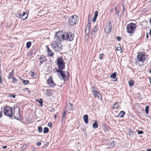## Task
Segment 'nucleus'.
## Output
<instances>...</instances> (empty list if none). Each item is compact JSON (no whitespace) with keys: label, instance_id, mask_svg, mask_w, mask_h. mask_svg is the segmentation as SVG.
Segmentation results:
<instances>
[{"label":"nucleus","instance_id":"nucleus-57","mask_svg":"<svg viewBox=\"0 0 151 151\" xmlns=\"http://www.w3.org/2000/svg\"><path fill=\"white\" fill-rule=\"evenodd\" d=\"M117 6H115V10L116 12V11H118V10H117Z\"/></svg>","mask_w":151,"mask_h":151},{"label":"nucleus","instance_id":"nucleus-27","mask_svg":"<svg viewBox=\"0 0 151 151\" xmlns=\"http://www.w3.org/2000/svg\"><path fill=\"white\" fill-rule=\"evenodd\" d=\"M129 86L130 87L132 86L134 84V81L133 80H131L129 82Z\"/></svg>","mask_w":151,"mask_h":151},{"label":"nucleus","instance_id":"nucleus-25","mask_svg":"<svg viewBox=\"0 0 151 151\" xmlns=\"http://www.w3.org/2000/svg\"><path fill=\"white\" fill-rule=\"evenodd\" d=\"M36 101L39 102L40 104V106H43L42 103L43 102V101L42 99H37L36 100Z\"/></svg>","mask_w":151,"mask_h":151},{"label":"nucleus","instance_id":"nucleus-36","mask_svg":"<svg viewBox=\"0 0 151 151\" xmlns=\"http://www.w3.org/2000/svg\"><path fill=\"white\" fill-rule=\"evenodd\" d=\"M12 79V83H15L17 81V79L15 78V77H13Z\"/></svg>","mask_w":151,"mask_h":151},{"label":"nucleus","instance_id":"nucleus-53","mask_svg":"<svg viewBox=\"0 0 151 151\" xmlns=\"http://www.w3.org/2000/svg\"><path fill=\"white\" fill-rule=\"evenodd\" d=\"M2 116V112L1 111H0V118H1Z\"/></svg>","mask_w":151,"mask_h":151},{"label":"nucleus","instance_id":"nucleus-5","mask_svg":"<svg viewBox=\"0 0 151 151\" xmlns=\"http://www.w3.org/2000/svg\"><path fill=\"white\" fill-rule=\"evenodd\" d=\"M14 112L13 114L14 118L16 119H19L21 118L19 108L17 106H16L14 108Z\"/></svg>","mask_w":151,"mask_h":151},{"label":"nucleus","instance_id":"nucleus-22","mask_svg":"<svg viewBox=\"0 0 151 151\" xmlns=\"http://www.w3.org/2000/svg\"><path fill=\"white\" fill-rule=\"evenodd\" d=\"M99 28V25L97 24L95 27L93 28V32H92V33H93V32L96 33L98 31Z\"/></svg>","mask_w":151,"mask_h":151},{"label":"nucleus","instance_id":"nucleus-13","mask_svg":"<svg viewBox=\"0 0 151 151\" xmlns=\"http://www.w3.org/2000/svg\"><path fill=\"white\" fill-rule=\"evenodd\" d=\"M92 93L96 97L98 98L99 99H100V97L101 98V95L99 92L93 90L92 91Z\"/></svg>","mask_w":151,"mask_h":151},{"label":"nucleus","instance_id":"nucleus-30","mask_svg":"<svg viewBox=\"0 0 151 151\" xmlns=\"http://www.w3.org/2000/svg\"><path fill=\"white\" fill-rule=\"evenodd\" d=\"M49 129L47 127H45L44 128V129L43 130V133L44 134H46L49 131Z\"/></svg>","mask_w":151,"mask_h":151},{"label":"nucleus","instance_id":"nucleus-60","mask_svg":"<svg viewBox=\"0 0 151 151\" xmlns=\"http://www.w3.org/2000/svg\"><path fill=\"white\" fill-rule=\"evenodd\" d=\"M11 47H13L14 46V45L13 44H12L11 45Z\"/></svg>","mask_w":151,"mask_h":151},{"label":"nucleus","instance_id":"nucleus-14","mask_svg":"<svg viewBox=\"0 0 151 151\" xmlns=\"http://www.w3.org/2000/svg\"><path fill=\"white\" fill-rule=\"evenodd\" d=\"M40 63L41 64H42L46 61L47 60V59L43 55H42L39 58Z\"/></svg>","mask_w":151,"mask_h":151},{"label":"nucleus","instance_id":"nucleus-54","mask_svg":"<svg viewBox=\"0 0 151 151\" xmlns=\"http://www.w3.org/2000/svg\"><path fill=\"white\" fill-rule=\"evenodd\" d=\"M149 23L150 26H151V17L150 19Z\"/></svg>","mask_w":151,"mask_h":151},{"label":"nucleus","instance_id":"nucleus-21","mask_svg":"<svg viewBox=\"0 0 151 151\" xmlns=\"http://www.w3.org/2000/svg\"><path fill=\"white\" fill-rule=\"evenodd\" d=\"M45 91V94L47 96H49L52 95L51 91L50 90H46Z\"/></svg>","mask_w":151,"mask_h":151},{"label":"nucleus","instance_id":"nucleus-58","mask_svg":"<svg viewBox=\"0 0 151 151\" xmlns=\"http://www.w3.org/2000/svg\"><path fill=\"white\" fill-rule=\"evenodd\" d=\"M146 37L147 38H148V34L147 33L146 35Z\"/></svg>","mask_w":151,"mask_h":151},{"label":"nucleus","instance_id":"nucleus-26","mask_svg":"<svg viewBox=\"0 0 151 151\" xmlns=\"http://www.w3.org/2000/svg\"><path fill=\"white\" fill-rule=\"evenodd\" d=\"M21 80L22 81L23 83L25 85H28L29 84V81L28 80H24V79H21Z\"/></svg>","mask_w":151,"mask_h":151},{"label":"nucleus","instance_id":"nucleus-29","mask_svg":"<svg viewBox=\"0 0 151 151\" xmlns=\"http://www.w3.org/2000/svg\"><path fill=\"white\" fill-rule=\"evenodd\" d=\"M116 72H114L111 75L110 77L111 78H115L116 76Z\"/></svg>","mask_w":151,"mask_h":151},{"label":"nucleus","instance_id":"nucleus-62","mask_svg":"<svg viewBox=\"0 0 151 151\" xmlns=\"http://www.w3.org/2000/svg\"><path fill=\"white\" fill-rule=\"evenodd\" d=\"M149 72L150 73H151V69H149Z\"/></svg>","mask_w":151,"mask_h":151},{"label":"nucleus","instance_id":"nucleus-6","mask_svg":"<svg viewBox=\"0 0 151 151\" xmlns=\"http://www.w3.org/2000/svg\"><path fill=\"white\" fill-rule=\"evenodd\" d=\"M57 64L59 70H63L65 67L64 62L62 58L57 59Z\"/></svg>","mask_w":151,"mask_h":151},{"label":"nucleus","instance_id":"nucleus-8","mask_svg":"<svg viewBox=\"0 0 151 151\" xmlns=\"http://www.w3.org/2000/svg\"><path fill=\"white\" fill-rule=\"evenodd\" d=\"M76 19L75 18L73 15L71 16L69 18L68 23L69 25H74L76 24Z\"/></svg>","mask_w":151,"mask_h":151},{"label":"nucleus","instance_id":"nucleus-51","mask_svg":"<svg viewBox=\"0 0 151 151\" xmlns=\"http://www.w3.org/2000/svg\"><path fill=\"white\" fill-rule=\"evenodd\" d=\"M3 80L2 78V77L1 76H0V83H2Z\"/></svg>","mask_w":151,"mask_h":151},{"label":"nucleus","instance_id":"nucleus-49","mask_svg":"<svg viewBox=\"0 0 151 151\" xmlns=\"http://www.w3.org/2000/svg\"><path fill=\"white\" fill-rule=\"evenodd\" d=\"M119 13V12L118 10L117 11H116V14H117L118 17Z\"/></svg>","mask_w":151,"mask_h":151},{"label":"nucleus","instance_id":"nucleus-33","mask_svg":"<svg viewBox=\"0 0 151 151\" xmlns=\"http://www.w3.org/2000/svg\"><path fill=\"white\" fill-rule=\"evenodd\" d=\"M66 112H65V111H64L63 113V114L62 115V121H63V119H64V118H65V116H66Z\"/></svg>","mask_w":151,"mask_h":151},{"label":"nucleus","instance_id":"nucleus-2","mask_svg":"<svg viewBox=\"0 0 151 151\" xmlns=\"http://www.w3.org/2000/svg\"><path fill=\"white\" fill-rule=\"evenodd\" d=\"M4 112L5 115L9 117H12L13 114L12 108L9 106L5 107Z\"/></svg>","mask_w":151,"mask_h":151},{"label":"nucleus","instance_id":"nucleus-4","mask_svg":"<svg viewBox=\"0 0 151 151\" xmlns=\"http://www.w3.org/2000/svg\"><path fill=\"white\" fill-rule=\"evenodd\" d=\"M136 28V24L133 23H131L127 26V32L132 35L134 32V29Z\"/></svg>","mask_w":151,"mask_h":151},{"label":"nucleus","instance_id":"nucleus-20","mask_svg":"<svg viewBox=\"0 0 151 151\" xmlns=\"http://www.w3.org/2000/svg\"><path fill=\"white\" fill-rule=\"evenodd\" d=\"M14 75V71L13 70L12 71L9 73L8 76V77L9 79H10L11 78H12L13 77V75Z\"/></svg>","mask_w":151,"mask_h":151},{"label":"nucleus","instance_id":"nucleus-64","mask_svg":"<svg viewBox=\"0 0 151 151\" xmlns=\"http://www.w3.org/2000/svg\"><path fill=\"white\" fill-rule=\"evenodd\" d=\"M35 148H33V150H35Z\"/></svg>","mask_w":151,"mask_h":151},{"label":"nucleus","instance_id":"nucleus-41","mask_svg":"<svg viewBox=\"0 0 151 151\" xmlns=\"http://www.w3.org/2000/svg\"><path fill=\"white\" fill-rule=\"evenodd\" d=\"M116 38H117V40L118 41H120L121 40L122 38L121 37H120V36L117 37H116Z\"/></svg>","mask_w":151,"mask_h":151},{"label":"nucleus","instance_id":"nucleus-31","mask_svg":"<svg viewBox=\"0 0 151 151\" xmlns=\"http://www.w3.org/2000/svg\"><path fill=\"white\" fill-rule=\"evenodd\" d=\"M149 107L148 106H147L145 107V111L146 113L147 114L149 113Z\"/></svg>","mask_w":151,"mask_h":151},{"label":"nucleus","instance_id":"nucleus-42","mask_svg":"<svg viewBox=\"0 0 151 151\" xmlns=\"http://www.w3.org/2000/svg\"><path fill=\"white\" fill-rule=\"evenodd\" d=\"M137 133L139 134H142L143 133V132L142 131L139 130L138 132Z\"/></svg>","mask_w":151,"mask_h":151},{"label":"nucleus","instance_id":"nucleus-59","mask_svg":"<svg viewBox=\"0 0 151 151\" xmlns=\"http://www.w3.org/2000/svg\"><path fill=\"white\" fill-rule=\"evenodd\" d=\"M149 33H150V36H151V28L150 29V31L149 32Z\"/></svg>","mask_w":151,"mask_h":151},{"label":"nucleus","instance_id":"nucleus-12","mask_svg":"<svg viewBox=\"0 0 151 151\" xmlns=\"http://www.w3.org/2000/svg\"><path fill=\"white\" fill-rule=\"evenodd\" d=\"M63 35L62 34L61 32H58L56 33V34L55 35L54 39H57L59 41H60L61 39H62L61 35Z\"/></svg>","mask_w":151,"mask_h":151},{"label":"nucleus","instance_id":"nucleus-9","mask_svg":"<svg viewBox=\"0 0 151 151\" xmlns=\"http://www.w3.org/2000/svg\"><path fill=\"white\" fill-rule=\"evenodd\" d=\"M60 75L62 77V78L64 81L65 80L67 81V79H65L66 78V76H67V77H69V72H65L63 71H62V72H61L60 73Z\"/></svg>","mask_w":151,"mask_h":151},{"label":"nucleus","instance_id":"nucleus-19","mask_svg":"<svg viewBox=\"0 0 151 151\" xmlns=\"http://www.w3.org/2000/svg\"><path fill=\"white\" fill-rule=\"evenodd\" d=\"M83 119L84 122L85 123L87 124L88 123V116L87 114L84 115L83 116Z\"/></svg>","mask_w":151,"mask_h":151},{"label":"nucleus","instance_id":"nucleus-15","mask_svg":"<svg viewBox=\"0 0 151 151\" xmlns=\"http://www.w3.org/2000/svg\"><path fill=\"white\" fill-rule=\"evenodd\" d=\"M47 48V51L48 52V56L50 57L54 55V53L52 52V51L50 50L48 47V46H46Z\"/></svg>","mask_w":151,"mask_h":151},{"label":"nucleus","instance_id":"nucleus-56","mask_svg":"<svg viewBox=\"0 0 151 151\" xmlns=\"http://www.w3.org/2000/svg\"><path fill=\"white\" fill-rule=\"evenodd\" d=\"M147 151H151V149H150V148L147 149Z\"/></svg>","mask_w":151,"mask_h":151},{"label":"nucleus","instance_id":"nucleus-16","mask_svg":"<svg viewBox=\"0 0 151 151\" xmlns=\"http://www.w3.org/2000/svg\"><path fill=\"white\" fill-rule=\"evenodd\" d=\"M28 14H27L26 13L24 12H23V14L22 15L21 19L22 20H24L26 19L27 17Z\"/></svg>","mask_w":151,"mask_h":151},{"label":"nucleus","instance_id":"nucleus-17","mask_svg":"<svg viewBox=\"0 0 151 151\" xmlns=\"http://www.w3.org/2000/svg\"><path fill=\"white\" fill-rule=\"evenodd\" d=\"M73 105L72 104L69 103L68 106H67V108L68 110L71 111L73 110Z\"/></svg>","mask_w":151,"mask_h":151},{"label":"nucleus","instance_id":"nucleus-47","mask_svg":"<svg viewBox=\"0 0 151 151\" xmlns=\"http://www.w3.org/2000/svg\"><path fill=\"white\" fill-rule=\"evenodd\" d=\"M91 21H90L89 20V18H88V24L87 25H91L90 23H91Z\"/></svg>","mask_w":151,"mask_h":151},{"label":"nucleus","instance_id":"nucleus-46","mask_svg":"<svg viewBox=\"0 0 151 151\" xmlns=\"http://www.w3.org/2000/svg\"><path fill=\"white\" fill-rule=\"evenodd\" d=\"M62 70H59V69L58 70H57V71H56V72H58V73H60H60H61V72H62Z\"/></svg>","mask_w":151,"mask_h":151},{"label":"nucleus","instance_id":"nucleus-32","mask_svg":"<svg viewBox=\"0 0 151 151\" xmlns=\"http://www.w3.org/2000/svg\"><path fill=\"white\" fill-rule=\"evenodd\" d=\"M31 45V42L29 41L27 42L26 44V47L27 48H29Z\"/></svg>","mask_w":151,"mask_h":151},{"label":"nucleus","instance_id":"nucleus-45","mask_svg":"<svg viewBox=\"0 0 151 151\" xmlns=\"http://www.w3.org/2000/svg\"><path fill=\"white\" fill-rule=\"evenodd\" d=\"M97 17H94L93 19V22H95L96 20Z\"/></svg>","mask_w":151,"mask_h":151},{"label":"nucleus","instance_id":"nucleus-61","mask_svg":"<svg viewBox=\"0 0 151 151\" xmlns=\"http://www.w3.org/2000/svg\"><path fill=\"white\" fill-rule=\"evenodd\" d=\"M150 82V84H151V78L149 79Z\"/></svg>","mask_w":151,"mask_h":151},{"label":"nucleus","instance_id":"nucleus-39","mask_svg":"<svg viewBox=\"0 0 151 151\" xmlns=\"http://www.w3.org/2000/svg\"><path fill=\"white\" fill-rule=\"evenodd\" d=\"M98 12L97 11H96L95 12L94 15V17H97L98 16Z\"/></svg>","mask_w":151,"mask_h":151},{"label":"nucleus","instance_id":"nucleus-55","mask_svg":"<svg viewBox=\"0 0 151 151\" xmlns=\"http://www.w3.org/2000/svg\"><path fill=\"white\" fill-rule=\"evenodd\" d=\"M7 147V146H3L2 147L4 149H5Z\"/></svg>","mask_w":151,"mask_h":151},{"label":"nucleus","instance_id":"nucleus-43","mask_svg":"<svg viewBox=\"0 0 151 151\" xmlns=\"http://www.w3.org/2000/svg\"><path fill=\"white\" fill-rule=\"evenodd\" d=\"M103 56V54H100L99 57V58L101 59H102V57Z\"/></svg>","mask_w":151,"mask_h":151},{"label":"nucleus","instance_id":"nucleus-34","mask_svg":"<svg viewBox=\"0 0 151 151\" xmlns=\"http://www.w3.org/2000/svg\"><path fill=\"white\" fill-rule=\"evenodd\" d=\"M16 17L19 18H21L22 15L19 13H17L16 15Z\"/></svg>","mask_w":151,"mask_h":151},{"label":"nucleus","instance_id":"nucleus-18","mask_svg":"<svg viewBox=\"0 0 151 151\" xmlns=\"http://www.w3.org/2000/svg\"><path fill=\"white\" fill-rule=\"evenodd\" d=\"M91 27V25H87L85 29L86 33V34L88 35L90 31V29Z\"/></svg>","mask_w":151,"mask_h":151},{"label":"nucleus","instance_id":"nucleus-50","mask_svg":"<svg viewBox=\"0 0 151 151\" xmlns=\"http://www.w3.org/2000/svg\"><path fill=\"white\" fill-rule=\"evenodd\" d=\"M35 75V73L34 72H32L31 74V76L33 77Z\"/></svg>","mask_w":151,"mask_h":151},{"label":"nucleus","instance_id":"nucleus-23","mask_svg":"<svg viewBox=\"0 0 151 151\" xmlns=\"http://www.w3.org/2000/svg\"><path fill=\"white\" fill-rule=\"evenodd\" d=\"M125 114V112L123 111H121L118 114V116L120 118L123 117Z\"/></svg>","mask_w":151,"mask_h":151},{"label":"nucleus","instance_id":"nucleus-10","mask_svg":"<svg viewBox=\"0 0 151 151\" xmlns=\"http://www.w3.org/2000/svg\"><path fill=\"white\" fill-rule=\"evenodd\" d=\"M111 30V22L109 21V23L108 24V27L105 28L104 31L107 34H109Z\"/></svg>","mask_w":151,"mask_h":151},{"label":"nucleus","instance_id":"nucleus-1","mask_svg":"<svg viewBox=\"0 0 151 151\" xmlns=\"http://www.w3.org/2000/svg\"><path fill=\"white\" fill-rule=\"evenodd\" d=\"M61 37L62 39L71 41L73 40L74 35L70 32H65L64 34L61 35Z\"/></svg>","mask_w":151,"mask_h":151},{"label":"nucleus","instance_id":"nucleus-48","mask_svg":"<svg viewBox=\"0 0 151 151\" xmlns=\"http://www.w3.org/2000/svg\"><path fill=\"white\" fill-rule=\"evenodd\" d=\"M41 142H37L36 144V145L38 146H39L40 145H41Z\"/></svg>","mask_w":151,"mask_h":151},{"label":"nucleus","instance_id":"nucleus-35","mask_svg":"<svg viewBox=\"0 0 151 151\" xmlns=\"http://www.w3.org/2000/svg\"><path fill=\"white\" fill-rule=\"evenodd\" d=\"M114 140H112L110 143V145L111 147H113L114 146Z\"/></svg>","mask_w":151,"mask_h":151},{"label":"nucleus","instance_id":"nucleus-52","mask_svg":"<svg viewBox=\"0 0 151 151\" xmlns=\"http://www.w3.org/2000/svg\"><path fill=\"white\" fill-rule=\"evenodd\" d=\"M55 111V109L54 108H52V109H51L50 110V111L51 112H54V111Z\"/></svg>","mask_w":151,"mask_h":151},{"label":"nucleus","instance_id":"nucleus-11","mask_svg":"<svg viewBox=\"0 0 151 151\" xmlns=\"http://www.w3.org/2000/svg\"><path fill=\"white\" fill-rule=\"evenodd\" d=\"M47 83L49 86L51 87H53L56 85V84L54 82L51 77L50 78L47 80Z\"/></svg>","mask_w":151,"mask_h":151},{"label":"nucleus","instance_id":"nucleus-63","mask_svg":"<svg viewBox=\"0 0 151 151\" xmlns=\"http://www.w3.org/2000/svg\"><path fill=\"white\" fill-rule=\"evenodd\" d=\"M123 11H124V10H125V8H124V6H123Z\"/></svg>","mask_w":151,"mask_h":151},{"label":"nucleus","instance_id":"nucleus-24","mask_svg":"<svg viewBox=\"0 0 151 151\" xmlns=\"http://www.w3.org/2000/svg\"><path fill=\"white\" fill-rule=\"evenodd\" d=\"M93 128H98V124H97V122L96 120H95L93 123Z\"/></svg>","mask_w":151,"mask_h":151},{"label":"nucleus","instance_id":"nucleus-44","mask_svg":"<svg viewBox=\"0 0 151 151\" xmlns=\"http://www.w3.org/2000/svg\"><path fill=\"white\" fill-rule=\"evenodd\" d=\"M121 49V48L120 47H117L116 48V50L117 51H119Z\"/></svg>","mask_w":151,"mask_h":151},{"label":"nucleus","instance_id":"nucleus-7","mask_svg":"<svg viewBox=\"0 0 151 151\" xmlns=\"http://www.w3.org/2000/svg\"><path fill=\"white\" fill-rule=\"evenodd\" d=\"M137 58L139 62L143 63L145 60V55L143 53L139 52L137 56Z\"/></svg>","mask_w":151,"mask_h":151},{"label":"nucleus","instance_id":"nucleus-38","mask_svg":"<svg viewBox=\"0 0 151 151\" xmlns=\"http://www.w3.org/2000/svg\"><path fill=\"white\" fill-rule=\"evenodd\" d=\"M9 96L11 97H12L14 98H15V95L12 93L9 94Z\"/></svg>","mask_w":151,"mask_h":151},{"label":"nucleus","instance_id":"nucleus-40","mask_svg":"<svg viewBox=\"0 0 151 151\" xmlns=\"http://www.w3.org/2000/svg\"><path fill=\"white\" fill-rule=\"evenodd\" d=\"M52 126V124L51 122H49L48 123L47 126L50 127H51Z\"/></svg>","mask_w":151,"mask_h":151},{"label":"nucleus","instance_id":"nucleus-28","mask_svg":"<svg viewBox=\"0 0 151 151\" xmlns=\"http://www.w3.org/2000/svg\"><path fill=\"white\" fill-rule=\"evenodd\" d=\"M119 106V104L118 103L116 102L114 105L112 107L113 109H116Z\"/></svg>","mask_w":151,"mask_h":151},{"label":"nucleus","instance_id":"nucleus-37","mask_svg":"<svg viewBox=\"0 0 151 151\" xmlns=\"http://www.w3.org/2000/svg\"><path fill=\"white\" fill-rule=\"evenodd\" d=\"M38 131L39 132H42V128L41 127H38Z\"/></svg>","mask_w":151,"mask_h":151},{"label":"nucleus","instance_id":"nucleus-3","mask_svg":"<svg viewBox=\"0 0 151 151\" xmlns=\"http://www.w3.org/2000/svg\"><path fill=\"white\" fill-rule=\"evenodd\" d=\"M53 50L56 52L61 51L62 48V46L60 43L58 41H55V42L52 44Z\"/></svg>","mask_w":151,"mask_h":151}]
</instances>
